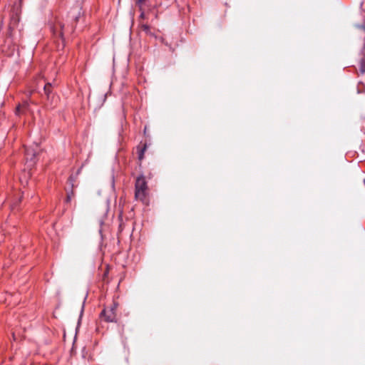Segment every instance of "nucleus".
Segmentation results:
<instances>
[{"label":"nucleus","instance_id":"f257e3e1","mask_svg":"<svg viewBox=\"0 0 365 365\" xmlns=\"http://www.w3.org/2000/svg\"><path fill=\"white\" fill-rule=\"evenodd\" d=\"M148 184L143 175L137 177L135 183V198L143 202L146 201Z\"/></svg>","mask_w":365,"mask_h":365},{"label":"nucleus","instance_id":"f03ea898","mask_svg":"<svg viewBox=\"0 0 365 365\" xmlns=\"http://www.w3.org/2000/svg\"><path fill=\"white\" fill-rule=\"evenodd\" d=\"M117 307L118 304L113 302L110 307L104 308L100 314V319L106 322H115Z\"/></svg>","mask_w":365,"mask_h":365},{"label":"nucleus","instance_id":"7ed1b4c3","mask_svg":"<svg viewBox=\"0 0 365 365\" xmlns=\"http://www.w3.org/2000/svg\"><path fill=\"white\" fill-rule=\"evenodd\" d=\"M52 84L51 83H47L45 84L43 87V91L47 97L48 103L46 104L47 106L50 107L51 108H53L56 107L57 102H58V98L56 97L52 93Z\"/></svg>","mask_w":365,"mask_h":365},{"label":"nucleus","instance_id":"20e7f679","mask_svg":"<svg viewBox=\"0 0 365 365\" xmlns=\"http://www.w3.org/2000/svg\"><path fill=\"white\" fill-rule=\"evenodd\" d=\"M53 31L54 34H57L63 38V35L66 33H71L73 31V26L69 27V26H65L64 24H63L61 22L58 21L57 22L53 28Z\"/></svg>","mask_w":365,"mask_h":365},{"label":"nucleus","instance_id":"39448f33","mask_svg":"<svg viewBox=\"0 0 365 365\" xmlns=\"http://www.w3.org/2000/svg\"><path fill=\"white\" fill-rule=\"evenodd\" d=\"M37 153L33 148H25V158L28 166L31 167L35 164Z\"/></svg>","mask_w":365,"mask_h":365},{"label":"nucleus","instance_id":"423d86ee","mask_svg":"<svg viewBox=\"0 0 365 365\" xmlns=\"http://www.w3.org/2000/svg\"><path fill=\"white\" fill-rule=\"evenodd\" d=\"M29 107V103L27 101L24 102L22 104L19 105L16 109V114L19 115L21 113H24L26 110H28Z\"/></svg>","mask_w":365,"mask_h":365},{"label":"nucleus","instance_id":"0eeeda50","mask_svg":"<svg viewBox=\"0 0 365 365\" xmlns=\"http://www.w3.org/2000/svg\"><path fill=\"white\" fill-rule=\"evenodd\" d=\"M147 145L144 144L142 147H138V155L139 160H142L144 158V153L146 150Z\"/></svg>","mask_w":365,"mask_h":365},{"label":"nucleus","instance_id":"6e6552de","mask_svg":"<svg viewBox=\"0 0 365 365\" xmlns=\"http://www.w3.org/2000/svg\"><path fill=\"white\" fill-rule=\"evenodd\" d=\"M359 72L361 74L365 73V58H362L360 61Z\"/></svg>","mask_w":365,"mask_h":365},{"label":"nucleus","instance_id":"1a4fd4ad","mask_svg":"<svg viewBox=\"0 0 365 365\" xmlns=\"http://www.w3.org/2000/svg\"><path fill=\"white\" fill-rule=\"evenodd\" d=\"M141 29L145 31L146 34L150 33V26L148 24H141Z\"/></svg>","mask_w":365,"mask_h":365},{"label":"nucleus","instance_id":"9d476101","mask_svg":"<svg viewBox=\"0 0 365 365\" xmlns=\"http://www.w3.org/2000/svg\"><path fill=\"white\" fill-rule=\"evenodd\" d=\"M73 195H74V193H73V190H71L70 192H68V193H67V195H66V201L67 202H69L71 200V199H72V197H73Z\"/></svg>","mask_w":365,"mask_h":365},{"label":"nucleus","instance_id":"9b49d317","mask_svg":"<svg viewBox=\"0 0 365 365\" xmlns=\"http://www.w3.org/2000/svg\"><path fill=\"white\" fill-rule=\"evenodd\" d=\"M145 0H135L137 6L139 7L140 10L142 9V6L145 3Z\"/></svg>","mask_w":365,"mask_h":365},{"label":"nucleus","instance_id":"f8f14e48","mask_svg":"<svg viewBox=\"0 0 365 365\" xmlns=\"http://www.w3.org/2000/svg\"><path fill=\"white\" fill-rule=\"evenodd\" d=\"M140 19H144L145 18V14L143 11L141 12L140 15Z\"/></svg>","mask_w":365,"mask_h":365},{"label":"nucleus","instance_id":"ddd939ff","mask_svg":"<svg viewBox=\"0 0 365 365\" xmlns=\"http://www.w3.org/2000/svg\"><path fill=\"white\" fill-rule=\"evenodd\" d=\"M77 20H78V17H77V16H76V17H75V21H76Z\"/></svg>","mask_w":365,"mask_h":365},{"label":"nucleus","instance_id":"4468645a","mask_svg":"<svg viewBox=\"0 0 365 365\" xmlns=\"http://www.w3.org/2000/svg\"><path fill=\"white\" fill-rule=\"evenodd\" d=\"M365 30V25L361 26Z\"/></svg>","mask_w":365,"mask_h":365}]
</instances>
